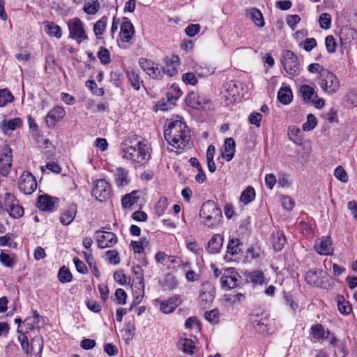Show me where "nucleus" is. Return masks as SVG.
Masks as SVG:
<instances>
[{"label": "nucleus", "mask_w": 357, "mask_h": 357, "mask_svg": "<svg viewBox=\"0 0 357 357\" xmlns=\"http://www.w3.org/2000/svg\"><path fill=\"white\" fill-rule=\"evenodd\" d=\"M178 280L174 275L168 274L165 276V280L162 284L164 290H173L178 286Z\"/></svg>", "instance_id": "58836bf2"}, {"label": "nucleus", "mask_w": 357, "mask_h": 357, "mask_svg": "<svg viewBox=\"0 0 357 357\" xmlns=\"http://www.w3.org/2000/svg\"><path fill=\"white\" fill-rule=\"evenodd\" d=\"M46 28L48 29V34L50 36L60 38L62 36V31L61 27L55 24L54 22H47Z\"/></svg>", "instance_id": "c03bdc74"}, {"label": "nucleus", "mask_w": 357, "mask_h": 357, "mask_svg": "<svg viewBox=\"0 0 357 357\" xmlns=\"http://www.w3.org/2000/svg\"><path fill=\"white\" fill-rule=\"evenodd\" d=\"M324 273L322 271L310 270L306 273L305 280L309 284L319 287L323 283L321 278Z\"/></svg>", "instance_id": "5701e85b"}, {"label": "nucleus", "mask_w": 357, "mask_h": 357, "mask_svg": "<svg viewBox=\"0 0 357 357\" xmlns=\"http://www.w3.org/2000/svg\"><path fill=\"white\" fill-rule=\"evenodd\" d=\"M236 143L232 138H227L225 141V148L222 157L227 161H230L234 155Z\"/></svg>", "instance_id": "bb28decb"}, {"label": "nucleus", "mask_w": 357, "mask_h": 357, "mask_svg": "<svg viewBox=\"0 0 357 357\" xmlns=\"http://www.w3.org/2000/svg\"><path fill=\"white\" fill-rule=\"evenodd\" d=\"M223 236L220 234L213 235L208 243V251L209 253L215 254L220 252L223 244Z\"/></svg>", "instance_id": "b1692460"}, {"label": "nucleus", "mask_w": 357, "mask_h": 357, "mask_svg": "<svg viewBox=\"0 0 357 357\" xmlns=\"http://www.w3.org/2000/svg\"><path fill=\"white\" fill-rule=\"evenodd\" d=\"M180 63L178 56L172 55L165 59V66L162 67L163 73L172 77L177 73V68Z\"/></svg>", "instance_id": "6ab92c4d"}, {"label": "nucleus", "mask_w": 357, "mask_h": 357, "mask_svg": "<svg viewBox=\"0 0 357 357\" xmlns=\"http://www.w3.org/2000/svg\"><path fill=\"white\" fill-rule=\"evenodd\" d=\"M0 245L8 246L10 248H16L17 243L13 241V234L8 233L3 236L0 237Z\"/></svg>", "instance_id": "49530a36"}, {"label": "nucleus", "mask_w": 357, "mask_h": 357, "mask_svg": "<svg viewBox=\"0 0 357 357\" xmlns=\"http://www.w3.org/2000/svg\"><path fill=\"white\" fill-rule=\"evenodd\" d=\"M168 202L166 197H161L155 205V213L158 215H161L164 213L165 211L167 208Z\"/></svg>", "instance_id": "5fc2aeb1"}, {"label": "nucleus", "mask_w": 357, "mask_h": 357, "mask_svg": "<svg viewBox=\"0 0 357 357\" xmlns=\"http://www.w3.org/2000/svg\"><path fill=\"white\" fill-rule=\"evenodd\" d=\"M137 192L133 191L130 194L125 195L121 200L122 206L125 208H130L138 202L139 197L137 196Z\"/></svg>", "instance_id": "72a5a7b5"}, {"label": "nucleus", "mask_w": 357, "mask_h": 357, "mask_svg": "<svg viewBox=\"0 0 357 357\" xmlns=\"http://www.w3.org/2000/svg\"><path fill=\"white\" fill-rule=\"evenodd\" d=\"M179 304L180 301L178 298L172 297L168 300L162 301L160 303V309L163 313L169 314L174 312Z\"/></svg>", "instance_id": "a878e982"}, {"label": "nucleus", "mask_w": 357, "mask_h": 357, "mask_svg": "<svg viewBox=\"0 0 357 357\" xmlns=\"http://www.w3.org/2000/svg\"><path fill=\"white\" fill-rule=\"evenodd\" d=\"M39 319H40L39 313L36 310H35L33 312V316L27 318L25 320V322H26V324L28 325H29V324L31 325L30 328H34L35 327H39V325H38Z\"/></svg>", "instance_id": "338daca9"}, {"label": "nucleus", "mask_w": 357, "mask_h": 357, "mask_svg": "<svg viewBox=\"0 0 357 357\" xmlns=\"http://www.w3.org/2000/svg\"><path fill=\"white\" fill-rule=\"evenodd\" d=\"M250 15L252 22L259 27L264 26V21L262 13L257 8H252L250 11Z\"/></svg>", "instance_id": "ea45409f"}, {"label": "nucleus", "mask_w": 357, "mask_h": 357, "mask_svg": "<svg viewBox=\"0 0 357 357\" xmlns=\"http://www.w3.org/2000/svg\"><path fill=\"white\" fill-rule=\"evenodd\" d=\"M60 199L46 194V212H53L58 209Z\"/></svg>", "instance_id": "e433bc0d"}, {"label": "nucleus", "mask_w": 357, "mask_h": 357, "mask_svg": "<svg viewBox=\"0 0 357 357\" xmlns=\"http://www.w3.org/2000/svg\"><path fill=\"white\" fill-rule=\"evenodd\" d=\"M317 121L315 116L310 114L307 116V121L303 124V130L305 131H310L313 130L317 126Z\"/></svg>", "instance_id": "3c124183"}, {"label": "nucleus", "mask_w": 357, "mask_h": 357, "mask_svg": "<svg viewBox=\"0 0 357 357\" xmlns=\"http://www.w3.org/2000/svg\"><path fill=\"white\" fill-rule=\"evenodd\" d=\"M66 112L61 106H56L46 115V124L50 128H54L57 122L60 121L65 116Z\"/></svg>", "instance_id": "f3484780"}, {"label": "nucleus", "mask_w": 357, "mask_h": 357, "mask_svg": "<svg viewBox=\"0 0 357 357\" xmlns=\"http://www.w3.org/2000/svg\"><path fill=\"white\" fill-rule=\"evenodd\" d=\"M147 74L153 78H161L163 75L162 67L159 66L158 64L153 63V66H152L150 70L148 71Z\"/></svg>", "instance_id": "052dcab7"}, {"label": "nucleus", "mask_w": 357, "mask_h": 357, "mask_svg": "<svg viewBox=\"0 0 357 357\" xmlns=\"http://www.w3.org/2000/svg\"><path fill=\"white\" fill-rule=\"evenodd\" d=\"M334 176L335 178L342 183H346L348 181V175L343 167L338 166L334 171Z\"/></svg>", "instance_id": "6e6d98bb"}, {"label": "nucleus", "mask_w": 357, "mask_h": 357, "mask_svg": "<svg viewBox=\"0 0 357 357\" xmlns=\"http://www.w3.org/2000/svg\"><path fill=\"white\" fill-rule=\"evenodd\" d=\"M262 119V114L259 112H252L248 116V121L250 124L259 128Z\"/></svg>", "instance_id": "e2e57ef3"}, {"label": "nucleus", "mask_w": 357, "mask_h": 357, "mask_svg": "<svg viewBox=\"0 0 357 357\" xmlns=\"http://www.w3.org/2000/svg\"><path fill=\"white\" fill-rule=\"evenodd\" d=\"M67 26L69 31L68 38L75 40L77 44H81L89 39L84 24L79 18L74 17L69 20Z\"/></svg>", "instance_id": "20e7f679"}, {"label": "nucleus", "mask_w": 357, "mask_h": 357, "mask_svg": "<svg viewBox=\"0 0 357 357\" xmlns=\"http://www.w3.org/2000/svg\"><path fill=\"white\" fill-rule=\"evenodd\" d=\"M164 137L172 146L183 149L190 141V134L186 124L180 120L169 123L164 131Z\"/></svg>", "instance_id": "f03ea898"}, {"label": "nucleus", "mask_w": 357, "mask_h": 357, "mask_svg": "<svg viewBox=\"0 0 357 357\" xmlns=\"http://www.w3.org/2000/svg\"><path fill=\"white\" fill-rule=\"evenodd\" d=\"M255 197V190L252 186L247 187L242 192L240 197V201L246 205L254 200Z\"/></svg>", "instance_id": "473e14b6"}, {"label": "nucleus", "mask_w": 357, "mask_h": 357, "mask_svg": "<svg viewBox=\"0 0 357 357\" xmlns=\"http://www.w3.org/2000/svg\"><path fill=\"white\" fill-rule=\"evenodd\" d=\"M201 223L208 228L218 227L222 219V210L212 200L205 202L199 211Z\"/></svg>", "instance_id": "7ed1b4c3"}, {"label": "nucleus", "mask_w": 357, "mask_h": 357, "mask_svg": "<svg viewBox=\"0 0 357 357\" xmlns=\"http://www.w3.org/2000/svg\"><path fill=\"white\" fill-rule=\"evenodd\" d=\"M337 303L339 312L341 314L348 315L351 312V305L349 304V301L345 300L342 295H338L337 296Z\"/></svg>", "instance_id": "7c9ffc66"}, {"label": "nucleus", "mask_w": 357, "mask_h": 357, "mask_svg": "<svg viewBox=\"0 0 357 357\" xmlns=\"http://www.w3.org/2000/svg\"><path fill=\"white\" fill-rule=\"evenodd\" d=\"M29 130L31 138L38 146H42L45 144V139L43 132L39 129V127L36 120L30 115L27 116Z\"/></svg>", "instance_id": "ddd939ff"}, {"label": "nucleus", "mask_w": 357, "mask_h": 357, "mask_svg": "<svg viewBox=\"0 0 357 357\" xmlns=\"http://www.w3.org/2000/svg\"><path fill=\"white\" fill-rule=\"evenodd\" d=\"M77 213V206L75 204H70L65 208L60 215V222L63 225H69L75 219Z\"/></svg>", "instance_id": "a211bd4d"}, {"label": "nucleus", "mask_w": 357, "mask_h": 357, "mask_svg": "<svg viewBox=\"0 0 357 357\" xmlns=\"http://www.w3.org/2000/svg\"><path fill=\"white\" fill-rule=\"evenodd\" d=\"M58 278L61 282L67 283L71 282L73 275L68 268L62 266L59 271Z\"/></svg>", "instance_id": "37998d69"}, {"label": "nucleus", "mask_w": 357, "mask_h": 357, "mask_svg": "<svg viewBox=\"0 0 357 357\" xmlns=\"http://www.w3.org/2000/svg\"><path fill=\"white\" fill-rule=\"evenodd\" d=\"M182 94L181 90L178 86H172L167 93V100L174 104L175 101H176Z\"/></svg>", "instance_id": "79ce46f5"}, {"label": "nucleus", "mask_w": 357, "mask_h": 357, "mask_svg": "<svg viewBox=\"0 0 357 357\" xmlns=\"http://www.w3.org/2000/svg\"><path fill=\"white\" fill-rule=\"evenodd\" d=\"M301 17L298 15H289L286 17V22L290 26L291 30H294L296 25L300 22Z\"/></svg>", "instance_id": "0e129e2a"}, {"label": "nucleus", "mask_w": 357, "mask_h": 357, "mask_svg": "<svg viewBox=\"0 0 357 357\" xmlns=\"http://www.w3.org/2000/svg\"><path fill=\"white\" fill-rule=\"evenodd\" d=\"M247 280L255 284H261L264 282V274L259 271H255L249 273L247 276Z\"/></svg>", "instance_id": "a18cd8bd"}, {"label": "nucleus", "mask_w": 357, "mask_h": 357, "mask_svg": "<svg viewBox=\"0 0 357 357\" xmlns=\"http://www.w3.org/2000/svg\"><path fill=\"white\" fill-rule=\"evenodd\" d=\"M310 331V334L313 338L319 341L328 339L331 335L330 331L328 329L325 330L321 324L312 325Z\"/></svg>", "instance_id": "4be33fe9"}, {"label": "nucleus", "mask_w": 357, "mask_h": 357, "mask_svg": "<svg viewBox=\"0 0 357 357\" xmlns=\"http://www.w3.org/2000/svg\"><path fill=\"white\" fill-rule=\"evenodd\" d=\"M319 84L323 91L329 94L336 93L340 88L337 77L328 70L323 71L321 75L319 76Z\"/></svg>", "instance_id": "39448f33"}, {"label": "nucleus", "mask_w": 357, "mask_h": 357, "mask_svg": "<svg viewBox=\"0 0 357 357\" xmlns=\"http://www.w3.org/2000/svg\"><path fill=\"white\" fill-rule=\"evenodd\" d=\"M6 211L13 218H20L23 216L24 213V208L17 202L8 208Z\"/></svg>", "instance_id": "4c0bfd02"}, {"label": "nucleus", "mask_w": 357, "mask_h": 357, "mask_svg": "<svg viewBox=\"0 0 357 357\" xmlns=\"http://www.w3.org/2000/svg\"><path fill=\"white\" fill-rule=\"evenodd\" d=\"M98 57L102 64H108L111 61L110 53L109 50L105 47H101L98 52Z\"/></svg>", "instance_id": "864d4df0"}, {"label": "nucleus", "mask_w": 357, "mask_h": 357, "mask_svg": "<svg viewBox=\"0 0 357 357\" xmlns=\"http://www.w3.org/2000/svg\"><path fill=\"white\" fill-rule=\"evenodd\" d=\"M18 188L24 195L32 194L37 188L35 176L29 172H24L19 178Z\"/></svg>", "instance_id": "0eeeda50"}, {"label": "nucleus", "mask_w": 357, "mask_h": 357, "mask_svg": "<svg viewBox=\"0 0 357 357\" xmlns=\"http://www.w3.org/2000/svg\"><path fill=\"white\" fill-rule=\"evenodd\" d=\"M282 63L287 74L292 77L298 75L300 64L297 56L290 50H285L282 53Z\"/></svg>", "instance_id": "423d86ee"}, {"label": "nucleus", "mask_w": 357, "mask_h": 357, "mask_svg": "<svg viewBox=\"0 0 357 357\" xmlns=\"http://www.w3.org/2000/svg\"><path fill=\"white\" fill-rule=\"evenodd\" d=\"M317 252L321 255H331L333 253L332 241L328 236L318 239L314 245Z\"/></svg>", "instance_id": "dca6fc26"}, {"label": "nucleus", "mask_w": 357, "mask_h": 357, "mask_svg": "<svg viewBox=\"0 0 357 357\" xmlns=\"http://www.w3.org/2000/svg\"><path fill=\"white\" fill-rule=\"evenodd\" d=\"M292 92L289 87L282 88L278 93V98L279 101L284 104H289L292 101Z\"/></svg>", "instance_id": "2f4dec72"}, {"label": "nucleus", "mask_w": 357, "mask_h": 357, "mask_svg": "<svg viewBox=\"0 0 357 357\" xmlns=\"http://www.w3.org/2000/svg\"><path fill=\"white\" fill-rule=\"evenodd\" d=\"M180 345L181 349L184 353L189 354L190 355L193 354L195 346L192 340L185 338L181 340Z\"/></svg>", "instance_id": "de8ad7c7"}, {"label": "nucleus", "mask_w": 357, "mask_h": 357, "mask_svg": "<svg viewBox=\"0 0 357 357\" xmlns=\"http://www.w3.org/2000/svg\"><path fill=\"white\" fill-rule=\"evenodd\" d=\"M219 310L215 308L211 311H206L204 313L205 319L212 324H218L219 322Z\"/></svg>", "instance_id": "603ef678"}, {"label": "nucleus", "mask_w": 357, "mask_h": 357, "mask_svg": "<svg viewBox=\"0 0 357 357\" xmlns=\"http://www.w3.org/2000/svg\"><path fill=\"white\" fill-rule=\"evenodd\" d=\"M201 26L199 24H192L185 28V33L189 37H194L199 32Z\"/></svg>", "instance_id": "69168bd1"}, {"label": "nucleus", "mask_w": 357, "mask_h": 357, "mask_svg": "<svg viewBox=\"0 0 357 357\" xmlns=\"http://www.w3.org/2000/svg\"><path fill=\"white\" fill-rule=\"evenodd\" d=\"M132 273L134 275L132 284L135 286V292L137 293L138 291L139 294H143L144 291V282L142 266L139 265L134 266L132 269Z\"/></svg>", "instance_id": "4468645a"}, {"label": "nucleus", "mask_w": 357, "mask_h": 357, "mask_svg": "<svg viewBox=\"0 0 357 357\" xmlns=\"http://www.w3.org/2000/svg\"><path fill=\"white\" fill-rule=\"evenodd\" d=\"M13 151L11 148L5 145L0 149V175L6 177L11 169Z\"/></svg>", "instance_id": "6e6552de"}, {"label": "nucleus", "mask_w": 357, "mask_h": 357, "mask_svg": "<svg viewBox=\"0 0 357 357\" xmlns=\"http://www.w3.org/2000/svg\"><path fill=\"white\" fill-rule=\"evenodd\" d=\"M92 195L100 202H104L109 198L111 187L105 179H98L92 189Z\"/></svg>", "instance_id": "9d476101"}, {"label": "nucleus", "mask_w": 357, "mask_h": 357, "mask_svg": "<svg viewBox=\"0 0 357 357\" xmlns=\"http://www.w3.org/2000/svg\"><path fill=\"white\" fill-rule=\"evenodd\" d=\"M0 262L6 267H12L14 265V259L3 252L0 253Z\"/></svg>", "instance_id": "bf43d9fd"}, {"label": "nucleus", "mask_w": 357, "mask_h": 357, "mask_svg": "<svg viewBox=\"0 0 357 357\" xmlns=\"http://www.w3.org/2000/svg\"><path fill=\"white\" fill-rule=\"evenodd\" d=\"M299 91L301 94L302 98L305 101L310 100L314 93V89L312 86H310V85H307V84L302 85L300 87Z\"/></svg>", "instance_id": "09e8293b"}, {"label": "nucleus", "mask_w": 357, "mask_h": 357, "mask_svg": "<svg viewBox=\"0 0 357 357\" xmlns=\"http://www.w3.org/2000/svg\"><path fill=\"white\" fill-rule=\"evenodd\" d=\"M186 102L188 106L194 109H201L205 108L209 104L210 100L197 93L191 92L186 98Z\"/></svg>", "instance_id": "2eb2a0df"}, {"label": "nucleus", "mask_w": 357, "mask_h": 357, "mask_svg": "<svg viewBox=\"0 0 357 357\" xmlns=\"http://www.w3.org/2000/svg\"><path fill=\"white\" fill-rule=\"evenodd\" d=\"M122 158L132 164H144L150 157L146 143L135 135L129 136L122 144Z\"/></svg>", "instance_id": "f257e3e1"}, {"label": "nucleus", "mask_w": 357, "mask_h": 357, "mask_svg": "<svg viewBox=\"0 0 357 357\" xmlns=\"http://www.w3.org/2000/svg\"><path fill=\"white\" fill-rule=\"evenodd\" d=\"M127 76L132 86L135 90H139L140 88L141 81L137 70L134 69L128 70L127 73Z\"/></svg>", "instance_id": "f704fd0d"}, {"label": "nucleus", "mask_w": 357, "mask_h": 357, "mask_svg": "<svg viewBox=\"0 0 357 357\" xmlns=\"http://www.w3.org/2000/svg\"><path fill=\"white\" fill-rule=\"evenodd\" d=\"M242 246L238 238H231L228 242L227 252L231 255H238L242 252Z\"/></svg>", "instance_id": "c756f323"}, {"label": "nucleus", "mask_w": 357, "mask_h": 357, "mask_svg": "<svg viewBox=\"0 0 357 357\" xmlns=\"http://www.w3.org/2000/svg\"><path fill=\"white\" fill-rule=\"evenodd\" d=\"M107 24V18L102 17L98 20L93 25V33L98 40L103 39L102 35L105 31Z\"/></svg>", "instance_id": "cd10ccee"}, {"label": "nucleus", "mask_w": 357, "mask_h": 357, "mask_svg": "<svg viewBox=\"0 0 357 357\" xmlns=\"http://www.w3.org/2000/svg\"><path fill=\"white\" fill-rule=\"evenodd\" d=\"M96 241L100 248H112L118 241L116 235L109 231H96Z\"/></svg>", "instance_id": "f8f14e48"}, {"label": "nucleus", "mask_w": 357, "mask_h": 357, "mask_svg": "<svg viewBox=\"0 0 357 357\" xmlns=\"http://www.w3.org/2000/svg\"><path fill=\"white\" fill-rule=\"evenodd\" d=\"M23 121L21 118L16 117L9 120H3L1 122V128L5 134L15 130L16 128L22 127Z\"/></svg>", "instance_id": "412c9836"}, {"label": "nucleus", "mask_w": 357, "mask_h": 357, "mask_svg": "<svg viewBox=\"0 0 357 357\" xmlns=\"http://www.w3.org/2000/svg\"><path fill=\"white\" fill-rule=\"evenodd\" d=\"M100 8V5L98 1H94L91 3H89L85 4L84 6V10L89 15H94L98 12Z\"/></svg>", "instance_id": "4d7b16f0"}, {"label": "nucleus", "mask_w": 357, "mask_h": 357, "mask_svg": "<svg viewBox=\"0 0 357 357\" xmlns=\"http://www.w3.org/2000/svg\"><path fill=\"white\" fill-rule=\"evenodd\" d=\"M325 45L329 53H334L336 51L337 44L333 36H328L325 40Z\"/></svg>", "instance_id": "680f3d73"}, {"label": "nucleus", "mask_w": 357, "mask_h": 357, "mask_svg": "<svg viewBox=\"0 0 357 357\" xmlns=\"http://www.w3.org/2000/svg\"><path fill=\"white\" fill-rule=\"evenodd\" d=\"M273 248L275 251H280L285 243L286 238L282 231H278L271 235Z\"/></svg>", "instance_id": "c85d7f7f"}, {"label": "nucleus", "mask_w": 357, "mask_h": 357, "mask_svg": "<svg viewBox=\"0 0 357 357\" xmlns=\"http://www.w3.org/2000/svg\"><path fill=\"white\" fill-rule=\"evenodd\" d=\"M105 256L109 262L112 264H118L120 262V257L116 250H108L105 252Z\"/></svg>", "instance_id": "13d9d810"}, {"label": "nucleus", "mask_w": 357, "mask_h": 357, "mask_svg": "<svg viewBox=\"0 0 357 357\" xmlns=\"http://www.w3.org/2000/svg\"><path fill=\"white\" fill-rule=\"evenodd\" d=\"M114 181L119 188L128 185L129 183L128 172L123 167H118L114 173Z\"/></svg>", "instance_id": "393cba45"}, {"label": "nucleus", "mask_w": 357, "mask_h": 357, "mask_svg": "<svg viewBox=\"0 0 357 357\" xmlns=\"http://www.w3.org/2000/svg\"><path fill=\"white\" fill-rule=\"evenodd\" d=\"M16 202H17L16 200V198L13 194L10 193V192H6L5 194L3 202V204L5 207V210L8 209V208H9L12 205L15 204Z\"/></svg>", "instance_id": "774afa93"}, {"label": "nucleus", "mask_w": 357, "mask_h": 357, "mask_svg": "<svg viewBox=\"0 0 357 357\" xmlns=\"http://www.w3.org/2000/svg\"><path fill=\"white\" fill-rule=\"evenodd\" d=\"M241 277L234 271V268H229L225 271L221 279V287L224 289H231L239 286Z\"/></svg>", "instance_id": "9b49d317"}, {"label": "nucleus", "mask_w": 357, "mask_h": 357, "mask_svg": "<svg viewBox=\"0 0 357 357\" xmlns=\"http://www.w3.org/2000/svg\"><path fill=\"white\" fill-rule=\"evenodd\" d=\"M224 300L226 303L234 305L243 302L245 300V296L241 293L234 295H225Z\"/></svg>", "instance_id": "a19ab883"}, {"label": "nucleus", "mask_w": 357, "mask_h": 357, "mask_svg": "<svg viewBox=\"0 0 357 357\" xmlns=\"http://www.w3.org/2000/svg\"><path fill=\"white\" fill-rule=\"evenodd\" d=\"M135 34V29L130 21H125L121 24L120 36L123 42L129 43Z\"/></svg>", "instance_id": "aec40b11"}, {"label": "nucleus", "mask_w": 357, "mask_h": 357, "mask_svg": "<svg viewBox=\"0 0 357 357\" xmlns=\"http://www.w3.org/2000/svg\"><path fill=\"white\" fill-rule=\"evenodd\" d=\"M215 296V289L209 282L202 284L199 293V304L204 309L208 307L213 303Z\"/></svg>", "instance_id": "1a4fd4ad"}, {"label": "nucleus", "mask_w": 357, "mask_h": 357, "mask_svg": "<svg viewBox=\"0 0 357 357\" xmlns=\"http://www.w3.org/2000/svg\"><path fill=\"white\" fill-rule=\"evenodd\" d=\"M14 101V96L8 89H0V107Z\"/></svg>", "instance_id": "c9c22d12"}, {"label": "nucleus", "mask_w": 357, "mask_h": 357, "mask_svg": "<svg viewBox=\"0 0 357 357\" xmlns=\"http://www.w3.org/2000/svg\"><path fill=\"white\" fill-rule=\"evenodd\" d=\"M319 24L321 29H328L331 26V16L327 13H322L319 18Z\"/></svg>", "instance_id": "8fccbe9b"}]
</instances>
